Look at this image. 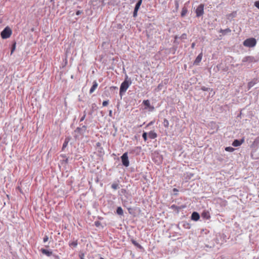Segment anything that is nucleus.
<instances>
[{
  "mask_svg": "<svg viewBox=\"0 0 259 259\" xmlns=\"http://www.w3.org/2000/svg\"><path fill=\"white\" fill-rule=\"evenodd\" d=\"M81 13V11H79V10H78V11L76 12V15H80Z\"/></svg>",
  "mask_w": 259,
  "mask_h": 259,
  "instance_id": "obj_45",
  "label": "nucleus"
},
{
  "mask_svg": "<svg viewBox=\"0 0 259 259\" xmlns=\"http://www.w3.org/2000/svg\"><path fill=\"white\" fill-rule=\"evenodd\" d=\"M221 67H222V66H218V65L216 66V68L218 70H219Z\"/></svg>",
  "mask_w": 259,
  "mask_h": 259,
  "instance_id": "obj_50",
  "label": "nucleus"
},
{
  "mask_svg": "<svg viewBox=\"0 0 259 259\" xmlns=\"http://www.w3.org/2000/svg\"><path fill=\"white\" fill-rule=\"evenodd\" d=\"M257 82V79H253L251 81L249 82L247 84V89L248 90H250L251 88H252L254 84H255Z\"/></svg>",
  "mask_w": 259,
  "mask_h": 259,
  "instance_id": "obj_17",
  "label": "nucleus"
},
{
  "mask_svg": "<svg viewBox=\"0 0 259 259\" xmlns=\"http://www.w3.org/2000/svg\"><path fill=\"white\" fill-rule=\"evenodd\" d=\"M186 37H187V35L186 33H183L181 36V38L182 39H185V38H186Z\"/></svg>",
  "mask_w": 259,
  "mask_h": 259,
  "instance_id": "obj_41",
  "label": "nucleus"
},
{
  "mask_svg": "<svg viewBox=\"0 0 259 259\" xmlns=\"http://www.w3.org/2000/svg\"><path fill=\"white\" fill-rule=\"evenodd\" d=\"M108 103H109L108 100H106V101H104L103 102L102 105L103 106H106L108 105Z\"/></svg>",
  "mask_w": 259,
  "mask_h": 259,
  "instance_id": "obj_34",
  "label": "nucleus"
},
{
  "mask_svg": "<svg viewBox=\"0 0 259 259\" xmlns=\"http://www.w3.org/2000/svg\"><path fill=\"white\" fill-rule=\"evenodd\" d=\"M45 247H49V245H46V246H45Z\"/></svg>",
  "mask_w": 259,
  "mask_h": 259,
  "instance_id": "obj_57",
  "label": "nucleus"
},
{
  "mask_svg": "<svg viewBox=\"0 0 259 259\" xmlns=\"http://www.w3.org/2000/svg\"><path fill=\"white\" fill-rule=\"evenodd\" d=\"M204 5L203 4L199 5L196 10V14L197 17H199L202 16L204 13Z\"/></svg>",
  "mask_w": 259,
  "mask_h": 259,
  "instance_id": "obj_5",
  "label": "nucleus"
},
{
  "mask_svg": "<svg viewBox=\"0 0 259 259\" xmlns=\"http://www.w3.org/2000/svg\"><path fill=\"white\" fill-rule=\"evenodd\" d=\"M172 191H173V192H175H175H178V190L177 189H176V188H174V189H173V190H172Z\"/></svg>",
  "mask_w": 259,
  "mask_h": 259,
  "instance_id": "obj_48",
  "label": "nucleus"
},
{
  "mask_svg": "<svg viewBox=\"0 0 259 259\" xmlns=\"http://www.w3.org/2000/svg\"><path fill=\"white\" fill-rule=\"evenodd\" d=\"M92 113H93V111H91V112H90L89 113V115H92Z\"/></svg>",
  "mask_w": 259,
  "mask_h": 259,
  "instance_id": "obj_55",
  "label": "nucleus"
},
{
  "mask_svg": "<svg viewBox=\"0 0 259 259\" xmlns=\"http://www.w3.org/2000/svg\"><path fill=\"white\" fill-rule=\"evenodd\" d=\"M163 84H159L157 87V89L158 91L161 90L162 89V88L163 87Z\"/></svg>",
  "mask_w": 259,
  "mask_h": 259,
  "instance_id": "obj_40",
  "label": "nucleus"
},
{
  "mask_svg": "<svg viewBox=\"0 0 259 259\" xmlns=\"http://www.w3.org/2000/svg\"><path fill=\"white\" fill-rule=\"evenodd\" d=\"M111 188L114 190H117V189L119 188L118 184L116 183H113L111 185Z\"/></svg>",
  "mask_w": 259,
  "mask_h": 259,
  "instance_id": "obj_30",
  "label": "nucleus"
},
{
  "mask_svg": "<svg viewBox=\"0 0 259 259\" xmlns=\"http://www.w3.org/2000/svg\"><path fill=\"white\" fill-rule=\"evenodd\" d=\"M250 147L255 149L259 147V137L255 139L251 145Z\"/></svg>",
  "mask_w": 259,
  "mask_h": 259,
  "instance_id": "obj_10",
  "label": "nucleus"
},
{
  "mask_svg": "<svg viewBox=\"0 0 259 259\" xmlns=\"http://www.w3.org/2000/svg\"><path fill=\"white\" fill-rule=\"evenodd\" d=\"M69 140H70V138L68 137V138H65V141L63 144L62 148V150H64V149L67 147Z\"/></svg>",
  "mask_w": 259,
  "mask_h": 259,
  "instance_id": "obj_21",
  "label": "nucleus"
},
{
  "mask_svg": "<svg viewBox=\"0 0 259 259\" xmlns=\"http://www.w3.org/2000/svg\"><path fill=\"white\" fill-rule=\"evenodd\" d=\"M186 207V205H180V206H177L175 204H172L171 206H170V208L176 211H177V213H178L180 211V210L183 208H184Z\"/></svg>",
  "mask_w": 259,
  "mask_h": 259,
  "instance_id": "obj_8",
  "label": "nucleus"
},
{
  "mask_svg": "<svg viewBox=\"0 0 259 259\" xmlns=\"http://www.w3.org/2000/svg\"><path fill=\"white\" fill-rule=\"evenodd\" d=\"M132 242L136 246L139 247V248H141V246L138 243H137L136 241L135 240H133L132 241Z\"/></svg>",
  "mask_w": 259,
  "mask_h": 259,
  "instance_id": "obj_31",
  "label": "nucleus"
},
{
  "mask_svg": "<svg viewBox=\"0 0 259 259\" xmlns=\"http://www.w3.org/2000/svg\"><path fill=\"white\" fill-rule=\"evenodd\" d=\"M78 242L77 240H74L72 241L69 242V246L71 247H76L77 246Z\"/></svg>",
  "mask_w": 259,
  "mask_h": 259,
  "instance_id": "obj_19",
  "label": "nucleus"
},
{
  "mask_svg": "<svg viewBox=\"0 0 259 259\" xmlns=\"http://www.w3.org/2000/svg\"><path fill=\"white\" fill-rule=\"evenodd\" d=\"M79 257L80 259H84V254L83 253H81L79 254Z\"/></svg>",
  "mask_w": 259,
  "mask_h": 259,
  "instance_id": "obj_37",
  "label": "nucleus"
},
{
  "mask_svg": "<svg viewBox=\"0 0 259 259\" xmlns=\"http://www.w3.org/2000/svg\"><path fill=\"white\" fill-rule=\"evenodd\" d=\"M154 120H153V121H151L150 122H149L148 124H147V127L150 126V125H151L152 124H153V123L154 122Z\"/></svg>",
  "mask_w": 259,
  "mask_h": 259,
  "instance_id": "obj_42",
  "label": "nucleus"
},
{
  "mask_svg": "<svg viewBox=\"0 0 259 259\" xmlns=\"http://www.w3.org/2000/svg\"><path fill=\"white\" fill-rule=\"evenodd\" d=\"M65 163H67L68 162V158H66L65 160H64Z\"/></svg>",
  "mask_w": 259,
  "mask_h": 259,
  "instance_id": "obj_51",
  "label": "nucleus"
},
{
  "mask_svg": "<svg viewBox=\"0 0 259 259\" xmlns=\"http://www.w3.org/2000/svg\"><path fill=\"white\" fill-rule=\"evenodd\" d=\"M101 225V223L99 221H95V225L97 227H99Z\"/></svg>",
  "mask_w": 259,
  "mask_h": 259,
  "instance_id": "obj_33",
  "label": "nucleus"
},
{
  "mask_svg": "<svg viewBox=\"0 0 259 259\" xmlns=\"http://www.w3.org/2000/svg\"><path fill=\"white\" fill-rule=\"evenodd\" d=\"M205 247L209 248H213L215 246V242L213 240H211L210 242L205 244Z\"/></svg>",
  "mask_w": 259,
  "mask_h": 259,
  "instance_id": "obj_18",
  "label": "nucleus"
},
{
  "mask_svg": "<svg viewBox=\"0 0 259 259\" xmlns=\"http://www.w3.org/2000/svg\"><path fill=\"white\" fill-rule=\"evenodd\" d=\"M203 54L202 53H201L200 54L198 55V56L196 57L194 63L196 64H198L200 62V61L202 60Z\"/></svg>",
  "mask_w": 259,
  "mask_h": 259,
  "instance_id": "obj_22",
  "label": "nucleus"
},
{
  "mask_svg": "<svg viewBox=\"0 0 259 259\" xmlns=\"http://www.w3.org/2000/svg\"><path fill=\"white\" fill-rule=\"evenodd\" d=\"M182 224L183 227L187 229H189L191 228V225L190 223L186 222V221H183L181 223Z\"/></svg>",
  "mask_w": 259,
  "mask_h": 259,
  "instance_id": "obj_20",
  "label": "nucleus"
},
{
  "mask_svg": "<svg viewBox=\"0 0 259 259\" xmlns=\"http://www.w3.org/2000/svg\"><path fill=\"white\" fill-rule=\"evenodd\" d=\"M200 219V214L198 212L196 211H194L192 212L191 216V219L194 221H197Z\"/></svg>",
  "mask_w": 259,
  "mask_h": 259,
  "instance_id": "obj_12",
  "label": "nucleus"
},
{
  "mask_svg": "<svg viewBox=\"0 0 259 259\" xmlns=\"http://www.w3.org/2000/svg\"><path fill=\"white\" fill-rule=\"evenodd\" d=\"M100 259H105V258L102 257H101Z\"/></svg>",
  "mask_w": 259,
  "mask_h": 259,
  "instance_id": "obj_58",
  "label": "nucleus"
},
{
  "mask_svg": "<svg viewBox=\"0 0 259 259\" xmlns=\"http://www.w3.org/2000/svg\"><path fill=\"white\" fill-rule=\"evenodd\" d=\"M112 114V110H110L109 112V115L111 117Z\"/></svg>",
  "mask_w": 259,
  "mask_h": 259,
  "instance_id": "obj_46",
  "label": "nucleus"
},
{
  "mask_svg": "<svg viewBox=\"0 0 259 259\" xmlns=\"http://www.w3.org/2000/svg\"><path fill=\"white\" fill-rule=\"evenodd\" d=\"M187 12H188V10L186 7L183 8V9L182 10L181 13V16L182 17L185 16L186 15V14L187 13Z\"/></svg>",
  "mask_w": 259,
  "mask_h": 259,
  "instance_id": "obj_25",
  "label": "nucleus"
},
{
  "mask_svg": "<svg viewBox=\"0 0 259 259\" xmlns=\"http://www.w3.org/2000/svg\"><path fill=\"white\" fill-rule=\"evenodd\" d=\"M48 240H49V237L47 235H45L43 238L44 243H46V242H47L48 241Z\"/></svg>",
  "mask_w": 259,
  "mask_h": 259,
  "instance_id": "obj_32",
  "label": "nucleus"
},
{
  "mask_svg": "<svg viewBox=\"0 0 259 259\" xmlns=\"http://www.w3.org/2000/svg\"><path fill=\"white\" fill-rule=\"evenodd\" d=\"M98 86V84L96 80H94L93 82V85L90 90V94H92Z\"/></svg>",
  "mask_w": 259,
  "mask_h": 259,
  "instance_id": "obj_16",
  "label": "nucleus"
},
{
  "mask_svg": "<svg viewBox=\"0 0 259 259\" xmlns=\"http://www.w3.org/2000/svg\"><path fill=\"white\" fill-rule=\"evenodd\" d=\"M147 110H148L149 111H152L154 110V106L150 105V102L148 100H147Z\"/></svg>",
  "mask_w": 259,
  "mask_h": 259,
  "instance_id": "obj_23",
  "label": "nucleus"
},
{
  "mask_svg": "<svg viewBox=\"0 0 259 259\" xmlns=\"http://www.w3.org/2000/svg\"><path fill=\"white\" fill-rule=\"evenodd\" d=\"M201 217L204 219L208 220L210 218V214L208 210H204L201 213Z\"/></svg>",
  "mask_w": 259,
  "mask_h": 259,
  "instance_id": "obj_13",
  "label": "nucleus"
},
{
  "mask_svg": "<svg viewBox=\"0 0 259 259\" xmlns=\"http://www.w3.org/2000/svg\"><path fill=\"white\" fill-rule=\"evenodd\" d=\"M116 213L118 215H123V209L121 208V207H120V206L117 207V208L116 209Z\"/></svg>",
  "mask_w": 259,
  "mask_h": 259,
  "instance_id": "obj_24",
  "label": "nucleus"
},
{
  "mask_svg": "<svg viewBox=\"0 0 259 259\" xmlns=\"http://www.w3.org/2000/svg\"><path fill=\"white\" fill-rule=\"evenodd\" d=\"M85 117H86L85 116L83 115V116L80 118L79 121H80V122H82V121H83L84 120V119H85Z\"/></svg>",
  "mask_w": 259,
  "mask_h": 259,
  "instance_id": "obj_43",
  "label": "nucleus"
},
{
  "mask_svg": "<svg viewBox=\"0 0 259 259\" xmlns=\"http://www.w3.org/2000/svg\"><path fill=\"white\" fill-rule=\"evenodd\" d=\"M225 150L228 152H232L235 150V148L232 147H227L225 148Z\"/></svg>",
  "mask_w": 259,
  "mask_h": 259,
  "instance_id": "obj_28",
  "label": "nucleus"
},
{
  "mask_svg": "<svg viewBox=\"0 0 259 259\" xmlns=\"http://www.w3.org/2000/svg\"><path fill=\"white\" fill-rule=\"evenodd\" d=\"M175 6L177 10L179 9V2L178 1H175Z\"/></svg>",
  "mask_w": 259,
  "mask_h": 259,
  "instance_id": "obj_35",
  "label": "nucleus"
},
{
  "mask_svg": "<svg viewBox=\"0 0 259 259\" xmlns=\"http://www.w3.org/2000/svg\"><path fill=\"white\" fill-rule=\"evenodd\" d=\"M83 115H84V116H86V115H87L86 110H84V111H83Z\"/></svg>",
  "mask_w": 259,
  "mask_h": 259,
  "instance_id": "obj_53",
  "label": "nucleus"
},
{
  "mask_svg": "<svg viewBox=\"0 0 259 259\" xmlns=\"http://www.w3.org/2000/svg\"><path fill=\"white\" fill-rule=\"evenodd\" d=\"M201 90L203 91H208V92H212V89L208 88H206L204 86L201 87Z\"/></svg>",
  "mask_w": 259,
  "mask_h": 259,
  "instance_id": "obj_27",
  "label": "nucleus"
},
{
  "mask_svg": "<svg viewBox=\"0 0 259 259\" xmlns=\"http://www.w3.org/2000/svg\"><path fill=\"white\" fill-rule=\"evenodd\" d=\"M223 69V70H226V71H227V69H226V68H224V69Z\"/></svg>",
  "mask_w": 259,
  "mask_h": 259,
  "instance_id": "obj_59",
  "label": "nucleus"
},
{
  "mask_svg": "<svg viewBox=\"0 0 259 259\" xmlns=\"http://www.w3.org/2000/svg\"><path fill=\"white\" fill-rule=\"evenodd\" d=\"M15 43L13 45V48H12V51H11V54L13 53V51L15 50Z\"/></svg>",
  "mask_w": 259,
  "mask_h": 259,
  "instance_id": "obj_44",
  "label": "nucleus"
},
{
  "mask_svg": "<svg viewBox=\"0 0 259 259\" xmlns=\"http://www.w3.org/2000/svg\"><path fill=\"white\" fill-rule=\"evenodd\" d=\"M101 144L100 142H98V143L96 144V146H97V147H100V146H101Z\"/></svg>",
  "mask_w": 259,
  "mask_h": 259,
  "instance_id": "obj_47",
  "label": "nucleus"
},
{
  "mask_svg": "<svg viewBox=\"0 0 259 259\" xmlns=\"http://www.w3.org/2000/svg\"><path fill=\"white\" fill-rule=\"evenodd\" d=\"M152 158L153 159H155V160L158 163H160L162 161V157L158 153L152 154Z\"/></svg>",
  "mask_w": 259,
  "mask_h": 259,
  "instance_id": "obj_11",
  "label": "nucleus"
},
{
  "mask_svg": "<svg viewBox=\"0 0 259 259\" xmlns=\"http://www.w3.org/2000/svg\"><path fill=\"white\" fill-rule=\"evenodd\" d=\"M146 132H143V133L142 134V137L145 141H146Z\"/></svg>",
  "mask_w": 259,
  "mask_h": 259,
  "instance_id": "obj_39",
  "label": "nucleus"
},
{
  "mask_svg": "<svg viewBox=\"0 0 259 259\" xmlns=\"http://www.w3.org/2000/svg\"><path fill=\"white\" fill-rule=\"evenodd\" d=\"M254 6L259 9V1H256L254 2Z\"/></svg>",
  "mask_w": 259,
  "mask_h": 259,
  "instance_id": "obj_38",
  "label": "nucleus"
},
{
  "mask_svg": "<svg viewBox=\"0 0 259 259\" xmlns=\"http://www.w3.org/2000/svg\"><path fill=\"white\" fill-rule=\"evenodd\" d=\"M243 44L246 47L253 48L256 44V40L253 37L245 39L243 41Z\"/></svg>",
  "mask_w": 259,
  "mask_h": 259,
  "instance_id": "obj_2",
  "label": "nucleus"
},
{
  "mask_svg": "<svg viewBox=\"0 0 259 259\" xmlns=\"http://www.w3.org/2000/svg\"><path fill=\"white\" fill-rule=\"evenodd\" d=\"M120 158L122 165L125 167H128L130 165V162L127 152L124 153Z\"/></svg>",
  "mask_w": 259,
  "mask_h": 259,
  "instance_id": "obj_4",
  "label": "nucleus"
},
{
  "mask_svg": "<svg viewBox=\"0 0 259 259\" xmlns=\"http://www.w3.org/2000/svg\"><path fill=\"white\" fill-rule=\"evenodd\" d=\"M163 126L167 128L169 126V122L166 119H164L163 122Z\"/></svg>",
  "mask_w": 259,
  "mask_h": 259,
  "instance_id": "obj_29",
  "label": "nucleus"
},
{
  "mask_svg": "<svg viewBox=\"0 0 259 259\" xmlns=\"http://www.w3.org/2000/svg\"><path fill=\"white\" fill-rule=\"evenodd\" d=\"M40 251L43 254H44L48 257H50L53 255V252L51 249L48 250V249L42 248L40 249Z\"/></svg>",
  "mask_w": 259,
  "mask_h": 259,
  "instance_id": "obj_7",
  "label": "nucleus"
},
{
  "mask_svg": "<svg viewBox=\"0 0 259 259\" xmlns=\"http://www.w3.org/2000/svg\"><path fill=\"white\" fill-rule=\"evenodd\" d=\"M244 142V139L243 138L241 140H237L236 139L234 140V141L232 143V146L234 147H238L240 146L242 143H243Z\"/></svg>",
  "mask_w": 259,
  "mask_h": 259,
  "instance_id": "obj_9",
  "label": "nucleus"
},
{
  "mask_svg": "<svg viewBox=\"0 0 259 259\" xmlns=\"http://www.w3.org/2000/svg\"><path fill=\"white\" fill-rule=\"evenodd\" d=\"M92 106V109H94V107L96 106V104H93Z\"/></svg>",
  "mask_w": 259,
  "mask_h": 259,
  "instance_id": "obj_52",
  "label": "nucleus"
},
{
  "mask_svg": "<svg viewBox=\"0 0 259 259\" xmlns=\"http://www.w3.org/2000/svg\"><path fill=\"white\" fill-rule=\"evenodd\" d=\"M141 3H142V0H139L138 1V2L137 3V4L135 6V8L134 13H133L134 17H136L137 16V12L141 5Z\"/></svg>",
  "mask_w": 259,
  "mask_h": 259,
  "instance_id": "obj_15",
  "label": "nucleus"
},
{
  "mask_svg": "<svg viewBox=\"0 0 259 259\" xmlns=\"http://www.w3.org/2000/svg\"><path fill=\"white\" fill-rule=\"evenodd\" d=\"M12 33V29L7 26L1 33V37L3 39H7L9 38Z\"/></svg>",
  "mask_w": 259,
  "mask_h": 259,
  "instance_id": "obj_3",
  "label": "nucleus"
},
{
  "mask_svg": "<svg viewBox=\"0 0 259 259\" xmlns=\"http://www.w3.org/2000/svg\"><path fill=\"white\" fill-rule=\"evenodd\" d=\"M147 136H148V137L151 139H154L157 137V135L154 130H152L148 133H147Z\"/></svg>",
  "mask_w": 259,
  "mask_h": 259,
  "instance_id": "obj_14",
  "label": "nucleus"
},
{
  "mask_svg": "<svg viewBox=\"0 0 259 259\" xmlns=\"http://www.w3.org/2000/svg\"><path fill=\"white\" fill-rule=\"evenodd\" d=\"M125 66H123V71L125 74V79L121 83L119 90V95L121 97H122L123 94H124L126 92L127 89L128 88V87L132 83L131 79L130 78H128L127 75L126 74V69L128 70L130 67L128 66H127L125 69Z\"/></svg>",
  "mask_w": 259,
  "mask_h": 259,
  "instance_id": "obj_1",
  "label": "nucleus"
},
{
  "mask_svg": "<svg viewBox=\"0 0 259 259\" xmlns=\"http://www.w3.org/2000/svg\"><path fill=\"white\" fill-rule=\"evenodd\" d=\"M74 135L73 137L75 140L78 139L79 135H83L84 134L82 131V129L80 127H77L74 131Z\"/></svg>",
  "mask_w": 259,
  "mask_h": 259,
  "instance_id": "obj_6",
  "label": "nucleus"
},
{
  "mask_svg": "<svg viewBox=\"0 0 259 259\" xmlns=\"http://www.w3.org/2000/svg\"><path fill=\"white\" fill-rule=\"evenodd\" d=\"M231 31V29H229V28H227V29H221L220 30V33H222V34H226L227 33H229V32H230Z\"/></svg>",
  "mask_w": 259,
  "mask_h": 259,
  "instance_id": "obj_26",
  "label": "nucleus"
},
{
  "mask_svg": "<svg viewBox=\"0 0 259 259\" xmlns=\"http://www.w3.org/2000/svg\"><path fill=\"white\" fill-rule=\"evenodd\" d=\"M191 47L192 48H194V47H195V44L194 43H192V45H191Z\"/></svg>",
  "mask_w": 259,
  "mask_h": 259,
  "instance_id": "obj_54",
  "label": "nucleus"
},
{
  "mask_svg": "<svg viewBox=\"0 0 259 259\" xmlns=\"http://www.w3.org/2000/svg\"><path fill=\"white\" fill-rule=\"evenodd\" d=\"M211 67L209 68V71L211 72Z\"/></svg>",
  "mask_w": 259,
  "mask_h": 259,
  "instance_id": "obj_60",
  "label": "nucleus"
},
{
  "mask_svg": "<svg viewBox=\"0 0 259 259\" xmlns=\"http://www.w3.org/2000/svg\"><path fill=\"white\" fill-rule=\"evenodd\" d=\"M81 128L82 129V130L83 132V133H84L85 131L87 129V126L86 125H84L82 127H81Z\"/></svg>",
  "mask_w": 259,
  "mask_h": 259,
  "instance_id": "obj_36",
  "label": "nucleus"
},
{
  "mask_svg": "<svg viewBox=\"0 0 259 259\" xmlns=\"http://www.w3.org/2000/svg\"><path fill=\"white\" fill-rule=\"evenodd\" d=\"M55 257H56V258H59V256H55Z\"/></svg>",
  "mask_w": 259,
  "mask_h": 259,
  "instance_id": "obj_56",
  "label": "nucleus"
},
{
  "mask_svg": "<svg viewBox=\"0 0 259 259\" xmlns=\"http://www.w3.org/2000/svg\"><path fill=\"white\" fill-rule=\"evenodd\" d=\"M146 100H144L143 101L142 104H143L144 105L146 106Z\"/></svg>",
  "mask_w": 259,
  "mask_h": 259,
  "instance_id": "obj_49",
  "label": "nucleus"
}]
</instances>
